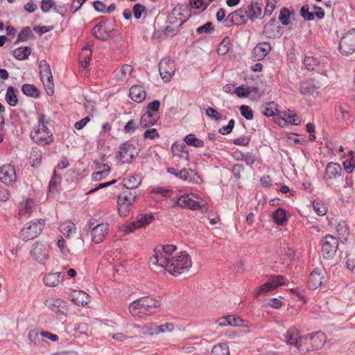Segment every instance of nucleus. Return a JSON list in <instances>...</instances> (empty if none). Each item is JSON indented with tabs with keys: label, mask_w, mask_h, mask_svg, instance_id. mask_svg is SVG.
I'll return each mask as SVG.
<instances>
[{
	"label": "nucleus",
	"mask_w": 355,
	"mask_h": 355,
	"mask_svg": "<svg viewBox=\"0 0 355 355\" xmlns=\"http://www.w3.org/2000/svg\"><path fill=\"white\" fill-rule=\"evenodd\" d=\"M44 304L49 309L56 313L65 314L67 310L64 302L57 298L46 299Z\"/></svg>",
	"instance_id": "nucleus-22"
},
{
	"label": "nucleus",
	"mask_w": 355,
	"mask_h": 355,
	"mask_svg": "<svg viewBox=\"0 0 355 355\" xmlns=\"http://www.w3.org/2000/svg\"><path fill=\"white\" fill-rule=\"evenodd\" d=\"M35 205V202L32 198H27L19 202L18 207V214L20 220L28 218Z\"/></svg>",
	"instance_id": "nucleus-20"
},
{
	"label": "nucleus",
	"mask_w": 355,
	"mask_h": 355,
	"mask_svg": "<svg viewBox=\"0 0 355 355\" xmlns=\"http://www.w3.org/2000/svg\"><path fill=\"white\" fill-rule=\"evenodd\" d=\"M304 65L309 71H314L319 66L320 61L312 56H306L304 59Z\"/></svg>",
	"instance_id": "nucleus-44"
},
{
	"label": "nucleus",
	"mask_w": 355,
	"mask_h": 355,
	"mask_svg": "<svg viewBox=\"0 0 355 355\" xmlns=\"http://www.w3.org/2000/svg\"><path fill=\"white\" fill-rule=\"evenodd\" d=\"M138 154V149L128 142L123 144L119 148V156L123 163L132 162Z\"/></svg>",
	"instance_id": "nucleus-12"
},
{
	"label": "nucleus",
	"mask_w": 355,
	"mask_h": 355,
	"mask_svg": "<svg viewBox=\"0 0 355 355\" xmlns=\"http://www.w3.org/2000/svg\"><path fill=\"white\" fill-rule=\"evenodd\" d=\"M271 50V46L268 42H260L254 49V54L259 58H263L268 54Z\"/></svg>",
	"instance_id": "nucleus-35"
},
{
	"label": "nucleus",
	"mask_w": 355,
	"mask_h": 355,
	"mask_svg": "<svg viewBox=\"0 0 355 355\" xmlns=\"http://www.w3.org/2000/svg\"><path fill=\"white\" fill-rule=\"evenodd\" d=\"M98 171L92 175V180L99 181L107 177L110 171V167L107 164H102L98 167Z\"/></svg>",
	"instance_id": "nucleus-36"
},
{
	"label": "nucleus",
	"mask_w": 355,
	"mask_h": 355,
	"mask_svg": "<svg viewBox=\"0 0 355 355\" xmlns=\"http://www.w3.org/2000/svg\"><path fill=\"white\" fill-rule=\"evenodd\" d=\"M92 55V49L89 44H87L82 49V51L80 55V64L83 68L87 69L89 67Z\"/></svg>",
	"instance_id": "nucleus-32"
},
{
	"label": "nucleus",
	"mask_w": 355,
	"mask_h": 355,
	"mask_svg": "<svg viewBox=\"0 0 355 355\" xmlns=\"http://www.w3.org/2000/svg\"><path fill=\"white\" fill-rule=\"evenodd\" d=\"M31 138L36 144L44 146L53 141V135L45 125H37L31 132Z\"/></svg>",
	"instance_id": "nucleus-8"
},
{
	"label": "nucleus",
	"mask_w": 355,
	"mask_h": 355,
	"mask_svg": "<svg viewBox=\"0 0 355 355\" xmlns=\"http://www.w3.org/2000/svg\"><path fill=\"white\" fill-rule=\"evenodd\" d=\"M129 94L131 99L137 103H141L146 98V92L139 85L132 86Z\"/></svg>",
	"instance_id": "nucleus-30"
},
{
	"label": "nucleus",
	"mask_w": 355,
	"mask_h": 355,
	"mask_svg": "<svg viewBox=\"0 0 355 355\" xmlns=\"http://www.w3.org/2000/svg\"><path fill=\"white\" fill-rule=\"evenodd\" d=\"M132 72V66L129 64H124L118 71H116L115 79L116 81H126L130 77Z\"/></svg>",
	"instance_id": "nucleus-33"
},
{
	"label": "nucleus",
	"mask_w": 355,
	"mask_h": 355,
	"mask_svg": "<svg viewBox=\"0 0 355 355\" xmlns=\"http://www.w3.org/2000/svg\"><path fill=\"white\" fill-rule=\"evenodd\" d=\"M184 142L186 144L196 148H201L204 146L203 141L198 139L193 134L187 135L184 138Z\"/></svg>",
	"instance_id": "nucleus-42"
},
{
	"label": "nucleus",
	"mask_w": 355,
	"mask_h": 355,
	"mask_svg": "<svg viewBox=\"0 0 355 355\" xmlns=\"http://www.w3.org/2000/svg\"><path fill=\"white\" fill-rule=\"evenodd\" d=\"M277 110V106L274 102L269 103L261 107V112L267 116H275Z\"/></svg>",
	"instance_id": "nucleus-49"
},
{
	"label": "nucleus",
	"mask_w": 355,
	"mask_h": 355,
	"mask_svg": "<svg viewBox=\"0 0 355 355\" xmlns=\"http://www.w3.org/2000/svg\"><path fill=\"white\" fill-rule=\"evenodd\" d=\"M322 256L325 259H330L335 255L338 241L337 238L330 234H327L320 242Z\"/></svg>",
	"instance_id": "nucleus-9"
},
{
	"label": "nucleus",
	"mask_w": 355,
	"mask_h": 355,
	"mask_svg": "<svg viewBox=\"0 0 355 355\" xmlns=\"http://www.w3.org/2000/svg\"><path fill=\"white\" fill-rule=\"evenodd\" d=\"M323 279V270L321 268H316L309 275L308 287L311 290H315L322 285Z\"/></svg>",
	"instance_id": "nucleus-21"
},
{
	"label": "nucleus",
	"mask_w": 355,
	"mask_h": 355,
	"mask_svg": "<svg viewBox=\"0 0 355 355\" xmlns=\"http://www.w3.org/2000/svg\"><path fill=\"white\" fill-rule=\"evenodd\" d=\"M213 31H214V28L212 27L211 22H207L205 24H204L203 26H199L196 29V32L198 34H201V33L209 34V33H212Z\"/></svg>",
	"instance_id": "nucleus-63"
},
{
	"label": "nucleus",
	"mask_w": 355,
	"mask_h": 355,
	"mask_svg": "<svg viewBox=\"0 0 355 355\" xmlns=\"http://www.w3.org/2000/svg\"><path fill=\"white\" fill-rule=\"evenodd\" d=\"M179 178L184 181L195 184H200L202 181L198 173L191 168H183L180 170L179 173Z\"/></svg>",
	"instance_id": "nucleus-24"
},
{
	"label": "nucleus",
	"mask_w": 355,
	"mask_h": 355,
	"mask_svg": "<svg viewBox=\"0 0 355 355\" xmlns=\"http://www.w3.org/2000/svg\"><path fill=\"white\" fill-rule=\"evenodd\" d=\"M176 203L182 208H188L192 210H197L202 208L200 202L192 199L189 195H183L179 197Z\"/></svg>",
	"instance_id": "nucleus-23"
},
{
	"label": "nucleus",
	"mask_w": 355,
	"mask_h": 355,
	"mask_svg": "<svg viewBox=\"0 0 355 355\" xmlns=\"http://www.w3.org/2000/svg\"><path fill=\"white\" fill-rule=\"evenodd\" d=\"M44 225L43 219L33 220L27 223L21 230L20 238L25 241L34 239L41 234Z\"/></svg>",
	"instance_id": "nucleus-3"
},
{
	"label": "nucleus",
	"mask_w": 355,
	"mask_h": 355,
	"mask_svg": "<svg viewBox=\"0 0 355 355\" xmlns=\"http://www.w3.org/2000/svg\"><path fill=\"white\" fill-rule=\"evenodd\" d=\"M176 250L177 247L171 244L157 247L150 261L152 264L164 268L173 275H180L191 267L192 262L185 252H181L179 256H173Z\"/></svg>",
	"instance_id": "nucleus-1"
},
{
	"label": "nucleus",
	"mask_w": 355,
	"mask_h": 355,
	"mask_svg": "<svg viewBox=\"0 0 355 355\" xmlns=\"http://www.w3.org/2000/svg\"><path fill=\"white\" fill-rule=\"evenodd\" d=\"M42 152L37 148H33L30 155V164L31 166L37 168L40 165L42 162Z\"/></svg>",
	"instance_id": "nucleus-37"
},
{
	"label": "nucleus",
	"mask_w": 355,
	"mask_h": 355,
	"mask_svg": "<svg viewBox=\"0 0 355 355\" xmlns=\"http://www.w3.org/2000/svg\"><path fill=\"white\" fill-rule=\"evenodd\" d=\"M31 34V30L30 27H28V26L24 27L19 33L16 43L27 40L28 38L30 37Z\"/></svg>",
	"instance_id": "nucleus-56"
},
{
	"label": "nucleus",
	"mask_w": 355,
	"mask_h": 355,
	"mask_svg": "<svg viewBox=\"0 0 355 355\" xmlns=\"http://www.w3.org/2000/svg\"><path fill=\"white\" fill-rule=\"evenodd\" d=\"M113 28L105 21H101L92 30L93 35L98 40H106L111 36Z\"/></svg>",
	"instance_id": "nucleus-18"
},
{
	"label": "nucleus",
	"mask_w": 355,
	"mask_h": 355,
	"mask_svg": "<svg viewBox=\"0 0 355 355\" xmlns=\"http://www.w3.org/2000/svg\"><path fill=\"white\" fill-rule=\"evenodd\" d=\"M339 110L341 114V117L344 121H349L351 118L349 112V105L347 103L340 105Z\"/></svg>",
	"instance_id": "nucleus-59"
},
{
	"label": "nucleus",
	"mask_w": 355,
	"mask_h": 355,
	"mask_svg": "<svg viewBox=\"0 0 355 355\" xmlns=\"http://www.w3.org/2000/svg\"><path fill=\"white\" fill-rule=\"evenodd\" d=\"M273 218L275 221L279 225H282L286 220V212L284 209L278 208L273 213Z\"/></svg>",
	"instance_id": "nucleus-51"
},
{
	"label": "nucleus",
	"mask_w": 355,
	"mask_h": 355,
	"mask_svg": "<svg viewBox=\"0 0 355 355\" xmlns=\"http://www.w3.org/2000/svg\"><path fill=\"white\" fill-rule=\"evenodd\" d=\"M31 49L28 46L19 47L13 51L14 57L18 60H24L28 58Z\"/></svg>",
	"instance_id": "nucleus-39"
},
{
	"label": "nucleus",
	"mask_w": 355,
	"mask_h": 355,
	"mask_svg": "<svg viewBox=\"0 0 355 355\" xmlns=\"http://www.w3.org/2000/svg\"><path fill=\"white\" fill-rule=\"evenodd\" d=\"M21 91L27 96L37 98L40 96V91L33 85L24 84L21 87Z\"/></svg>",
	"instance_id": "nucleus-40"
},
{
	"label": "nucleus",
	"mask_w": 355,
	"mask_h": 355,
	"mask_svg": "<svg viewBox=\"0 0 355 355\" xmlns=\"http://www.w3.org/2000/svg\"><path fill=\"white\" fill-rule=\"evenodd\" d=\"M64 279L61 272H50L44 277V283L48 286H56L60 284Z\"/></svg>",
	"instance_id": "nucleus-28"
},
{
	"label": "nucleus",
	"mask_w": 355,
	"mask_h": 355,
	"mask_svg": "<svg viewBox=\"0 0 355 355\" xmlns=\"http://www.w3.org/2000/svg\"><path fill=\"white\" fill-rule=\"evenodd\" d=\"M146 10V7L140 3H136L133 6L132 12L135 19H139L141 17L142 12Z\"/></svg>",
	"instance_id": "nucleus-62"
},
{
	"label": "nucleus",
	"mask_w": 355,
	"mask_h": 355,
	"mask_svg": "<svg viewBox=\"0 0 355 355\" xmlns=\"http://www.w3.org/2000/svg\"><path fill=\"white\" fill-rule=\"evenodd\" d=\"M88 225L89 228L92 230V241L97 244L102 243L108 233L109 224L100 223L94 225V223L90 220Z\"/></svg>",
	"instance_id": "nucleus-11"
},
{
	"label": "nucleus",
	"mask_w": 355,
	"mask_h": 355,
	"mask_svg": "<svg viewBox=\"0 0 355 355\" xmlns=\"http://www.w3.org/2000/svg\"><path fill=\"white\" fill-rule=\"evenodd\" d=\"M342 174V168L340 165L336 162H329L327 164L325 168L324 180L329 186L333 180L340 178Z\"/></svg>",
	"instance_id": "nucleus-17"
},
{
	"label": "nucleus",
	"mask_w": 355,
	"mask_h": 355,
	"mask_svg": "<svg viewBox=\"0 0 355 355\" xmlns=\"http://www.w3.org/2000/svg\"><path fill=\"white\" fill-rule=\"evenodd\" d=\"M171 151L173 153L174 157H179L184 159L185 161L189 159V152L187 149L186 145L183 144H173L171 146Z\"/></svg>",
	"instance_id": "nucleus-29"
},
{
	"label": "nucleus",
	"mask_w": 355,
	"mask_h": 355,
	"mask_svg": "<svg viewBox=\"0 0 355 355\" xmlns=\"http://www.w3.org/2000/svg\"><path fill=\"white\" fill-rule=\"evenodd\" d=\"M248 10V15L249 19L254 21L257 19L261 18L262 13V5L258 2L252 1L246 8Z\"/></svg>",
	"instance_id": "nucleus-27"
},
{
	"label": "nucleus",
	"mask_w": 355,
	"mask_h": 355,
	"mask_svg": "<svg viewBox=\"0 0 355 355\" xmlns=\"http://www.w3.org/2000/svg\"><path fill=\"white\" fill-rule=\"evenodd\" d=\"M49 247L48 245L38 242L33 245L31 251V257L39 263L44 264L49 258Z\"/></svg>",
	"instance_id": "nucleus-13"
},
{
	"label": "nucleus",
	"mask_w": 355,
	"mask_h": 355,
	"mask_svg": "<svg viewBox=\"0 0 355 355\" xmlns=\"http://www.w3.org/2000/svg\"><path fill=\"white\" fill-rule=\"evenodd\" d=\"M141 180L138 175H128L123 179V186L128 189L130 190L137 188L141 184Z\"/></svg>",
	"instance_id": "nucleus-34"
},
{
	"label": "nucleus",
	"mask_w": 355,
	"mask_h": 355,
	"mask_svg": "<svg viewBox=\"0 0 355 355\" xmlns=\"http://www.w3.org/2000/svg\"><path fill=\"white\" fill-rule=\"evenodd\" d=\"M153 219L154 216L151 214H141L137 218L136 224L139 228L144 227L149 225Z\"/></svg>",
	"instance_id": "nucleus-47"
},
{
	"label": "nucleus",
	"mask_w": 355,
	"mask_h": 355,
	"mask_svg": "<svg viewBox=\"0 0 355 355\" xmlns=\"http://www.w3.org/2000/svg\"><path fill=\"white\" fill-rule=\"evenodd\" d=\"M41 337L42 336H40V332L36 329L31 330L28 333V339L30 343L33 345H37L40 340H42Z\"/></svg>",
	"instance_id": "nucleus-55"
},
{
	"label": "nucleus",
	"mask_w": 355,
	"mask_h": 355,
	"mask_svg": "<svg viewBox=\"0 0 355 355\" xmlns=\"http://www.w3.org/2000/svg\"><path fill=\"white\" fill-rule=\"evenodd\" d=\"M159 305L157 300L146 296L132 302L129 304V311L132 316L144 319L155 313Z\"/></svg>",
	"instance_id": "nucleus-2"
},
{
	"label": "nucleus",
	"mask_w": 355,
	"mask_h": 355,
	"mask_svg": "<svg viewBox=\"0 0 355 355\" xmlns=\"http://www.w3.org/2000/svg\"><path fill=\"white\" fill-rule=\"evenodd\" d=\"M347 268L355 273V256L348 254L346 257Z\"/></svg>",
	"instance_id": "nucleus-64"
},
{
	"label": "nucleus",
	"mask_w": 355,
	"mask_h": 355,
	"mask_svg": "<svg viewBox=\"0 0 355 355\" xmlns=\"http://www.w3.org/2000/svg\"><path fill=\"white\" fill-rule=\"evenodd\" d=\"M307 336L311 345L310 347L313 349V351L320 349L324 344L325 336L320 331L312 333Z\"/></svg>",
	"instance_id": "nucleus-25"
},
{
	"label": "nucleus",
	"mask_w": 355,
	"mask_h": 355,
	"mask_svg": "<svg viewBox=\"0 0 355 355\" xmlns=\"http://www.w3.org/2000/svg\"><path fill=\"white\" fill-rule=\"evenodd\" d=\"M159 119V116H149V115L143 114L140 119V125L145 128L148 126L154 125Z\"/></svg>",
	"instance_id": "nucleus-46"
},
{
	"label": "nucleus",
	"mask_w": 355,
	"mask_h": 355,
	"mask_svg": "<svg viewBox=\"0 0 355 355\" xmlns=\"http://www.w3.org/2000/svg\"><path fill=\"white\" fill-rule=\"evenodd\" d=\"M71 300L76 303V304L80 306H84L87 304L89 302V295L83 291H75L71 295Z\"/></svg>",
	"instance_id": "nucleus-31"
},
{
	"label": "nucleus",
	"mask_w": 355,
	"mask_h": 355,
	"mask_svg": "<svg viewBox=\"0 0 355 355\" xmlns=\"http://www.w3.org/2000/svg\"><path fill=\"white\" fill-rule=\"evenodd\" d=\"M290 12L288 8H282L280 10L279 20L282 25L286 26L290 22Z\"/></svg>",
	"instance_id": "nucleus-52"
},
{
	"label": "nucleus",
	"mask_w": 355,
	"mask_h": 355,
	"mask_svg": "<svg viewBox=\"0 0 355 355\" xmlns=\"http://www.w3.org/2000/svg\"><path fill=\"white\" fill-rule=\"evenodd\" d=\"M136 192L126 190L121 192L117 200L118 212L121 216H126L137 199Z\"/></svg>",
	"instance_id": "nucleus-4"
},
{
	"label": "nucleus",
	"mask_w": 355,
	"mask_h": 355,
	"mask_svg": "<svg viewBox=\"0 0 355 355\" xmlns=\"http://www.w3.org/2000/svg\"><path fill=\"white\" fill-rule=\"evenodd\" d=\"M228 325L248 327L249 322L236 315H228Z\"/></svg>",
	"instance_id": "nucleus-48"
},
{
	"label": "nucleus",
	"mask_w": 355,
	"mask_h": 355,
	"mask_svg": "<svg viewBox=\"0 0 355 355\" xmlns=\"http://www.w3.org/2000/svg\"><path fill=\"white\" fill-rule=\"evenodd\" d=\"M39 67L40 79L46 92L49 95H52L54 93V83L50 65L46 60H42L40 61Z\"/></svg>",
	"instance_id": "nucleus-7"
},
{
	"label": "nucleus",
	"mask_w": 355,
	"mask_h": 355,
	"mask_svg": "<svg viewBox=\"0 0 355 355\" xmlns=\"http://www.w3.org/2000/svg\"><path fill=\"white\" fill-rule=\"evenodd\" d=\"M284 284V277L282 275H270L268 280L261 284L254 292V297H259L277 289L279 286Z\"/></svg>",
	"instance_id": "nucleus-6"
},
{
	"label": "nucleus",
	"mask_w": 355,
	"mask_h": 355,
	"mask_svg": "<svg viewBox=\"0 0 355 355\" xmlns=\"http://www.w3.org/2000/svg\"><path fill=\"white\" fill-rule=\"evenodd\" d=\"M17 180L14 166L5 164L0 168V181L6 186H11Z\"/></svg>",
	"instance_id": "nucleus-14"
},
{
	"label": "nucleus",
	"mask_w": 355,
	"mask_h": 355,
	"mask_svg": "<svg viewBox=\"0 0 355 355\" xmlns=\"http://www.w3.org/2000/svg\"><path fill=\"white\" fill-rule=\"evenodd\" d=\"M313 209L315 211V212L318 215V216H324L327 213V207L322 205V204H320V202H313Z\"/></svg>",
	"instance_id": "nucleus-61"
},
{
	"label": "nucleus",
	"mask_w": 355,
	"mask_h": 355,
	"mask_svg": "<svg viewBox=\"0 0 355 355\" xmlns=\"http://www.w3.org/2000/svg\"><path fill=\"white\" fill-rule=\"evenodd\" d=\"M60 230L68 236L76 230V225L71 222L64 223L60 226Z\"/></svg>",
	"instance_id": "nucleus-53"
},
{
	"label": "nucleus",
	"mask_w": 355,
	"mask_h": 355,
	"mask_svg": "<svg viewBox=\"0 0 355 355\" xmlns=\"http://www.w3.org/2000/svg\"><path fill=\"white\" fill-rule=\"evenodd\" d=\"M240 111L241 115L247 120H252L253 119V111L248 106L243 105L240 107Z\"/></svg>",
	"instance_id": "nucleus-58"
},
{
	"label": "nucleus",
	"mask_w": 355,
	"mask_h": 355,
	"mask_svg": "<svg viewBox=\"0 0 355 355\" xmlns=\"http://www.w3.org/2000/svg\"><path fill=\"white\" fill-rule=\"evenodd\" d=\"M159 74L164 82H168L175 71V63L173 61L164 58L159 64Z\"/></svg>",
	"instance_id": "nucleus-15"
},
{
	"label": "nucleus",
	"mask_w": 355,
	"mask_h": 355,
	"mask_svg": "<svg viewBox=\"0 0 355 355\" xmlns=\"http://www.w3.org/2000/svg\"><path fill=\"white\" fill-rule=\"evenodd\" d=\"M310 347H311V345L309 343V338L307 335H304L299 340L296 348L301 354H305L309 351H313V349Z\"/></svg>",
	"instance_id": "nucleus-38"
},
{
	"label": "nucleus",
	"mask_w": 355,
	"mask_h": 355,
	"mask_svg": "<svg viewBox=\"0 0 355 355\" xmlns=\"http://www.w3.org/2000/svg\"><path fill=\"white\" fill-rule=\"evenodd\" d=\"M212 355H230L229 347L226 343L215 345L211 350Z\"/></svg>",
	"instance_id": "nucleus-43"
},
{
	"label": "nucleus",
	"mask_w": 355,
	"mask_h": 355,
	"mask_svg": "<svg viewBox=\"0 0 355 355\" xmlns=\"http://www.w3.org/2000/svg\"><path fill=\"white\" fill-rule=\"evenodd\" d=\"M151 193L155 195L154 198L157 200H163L168 196L170 190L166 189L163 187H157L153 189Z\"/></svg>",
	"instance_id": "nucleus-50"
},
{
	"label": "nucleus",
	"mask_w": 355,
	"mask_h": 355,
	"mask_svg": "<svg viewBox=\"0 0 355 355\" xmlns=\"http://www.w3.org/2000/svg\"><path fill=\"white\" fill-rule=\"evenodd\" d=\"M6 100L10 106H15L18 103V98L13 87L10 86L7 89Z\"/></svg>",
	"instance_id": "nucleus-45"
},
{
	"label": "nucleus",
	"mask_w": 355,
	"mask_h": 355,
	"mask_svg": "<svg viewBox=\"0 0 355 355\" xmlns=\"http://www.w3.org/2000/svg\"><path fill=\"white\" fill-rule=\"evenodd\" d=\"M206 114L210 117L211 119L219 121L222 119V115L214 108L213 107H208L206 110Z\"/></svg>",
	"instance_id": "nucleus-60"
},
{
	"label": "nucleus",
	"mask_w": 355,
	"mask_h": 355,
	"mask_svg": "<svg viewBox=\"0 0 355 355\" xmlns=\"http://www.w3.org/2000/svg\"><path fill=\"white\" fill-rule=\"evenodd\" d=\"M338 49L341 54L346 56L355 52V28L349 30L343 36Z\"/></svg>",
	"instance_id": "nucleus-10"
},
{
	"label": "nucleus",
	"mask_w": 355,
	"mask_h": 355,
	"mask_svg": "<svg viewBox=\"0 0 355 355\" xmlns=\"http://www.w3.org/2000/svg\"><path fill=\"white\" fill-rule=\"evenodd\" d=\"M188 18L184 17L180 8H174L167 18L168 25L165 28L166 33L174 34Z\"/></svg>",
	"instance_id": "nucleus-5"
},
{
	"label": "nucleus",
	"mask_w": 355,
	"mask_h": 355,
	"mask_svg": "<svg viewBox=\"0 0 355 355\" xmlns=\"http://www.w3.org/2000/svg\"><path fill=\"white\" fill-rule=\"evenodd\" d=\"M284 336L287 344L293 345L296 347L299 340L302 336L300 335V331L296 327H291L287 330Z\"/></svg>",
	"instance_id": "nucleus-26"
},
{
	"label": "nucleus",
	"mask_w": 355,
	"mask_h": 355,
	"mask_svg": "<svg viewBox=\"0 0 355 355\" xmlns=\"http://www.w3.org/2000/svg\"><path fill=\"white\" fill-rule=\"evenodd\" d=\"M299 90L302 95H311L315 90V86L311 82H303L300 84Z\"/></svg>",
	"instance_id": "nucleus-41"
},
{
	"label": "nucleus",
	"mask_w": 355,
	"mask_h": 355,
	"mask_svg": "<svg viewBox=\"0 0 355 355\" xmlns=\"http://www.w3.org/2000/svg\"><path fill=\"white\" fill-rule=\"evenodd\" d=\"M254 89V87L244 88L243 86H240L235 89V93L239 97H248Z\"/></svg>",
	"instance_id": "nucleus-54"
},
{
	"label": "nucleus",
	"mask_w": 355,
	"mask_h": 355,
	"mask_svg": "<svg viewBox=\"0 0 355 355\" xmlns=\"http://www.w3.org/2000/svg\"><path fill=\"white\" fill-rule=\"evenodd\" d=\"M263 35L270 39L279 38L282 35V27L275 19H272L264 26Z\"/></svg>",
	"instance_id": "nucleus-16"
},
{
	"label": "nucleus",
	"mask_w": 355,
	"mask_h": 355,
	"mask_svg": "<svg viewBox=\"0 0 355 355\" xmlns=\"http://www.w3.org/2000/svg\"><path fill=\"white\" fill-rule=\"evenodd\" d=\"M227 19L232 23V24L239 26L246 23L249 19L248 10L245 8H241L232 12H231Z\"/></svg>",
	"instance_id": "nucleus-19"
},
{
	"label": "nucleus",
	"mask_w": 355,
	"mask_h": 355,
	"mask_svg": "<svg viewBox=\"0 0 355 355\" xmlns=\"http://www.w3.org/2000/svg\"><path fill=\"white\" fill-rule=\"evenodd\" d=\"M301 16L307 21H311L314 19V13L309 11V5H304L300 10Z\"/></svg>",
	"instance_id": "nucleus-57"
}]
</instances>
